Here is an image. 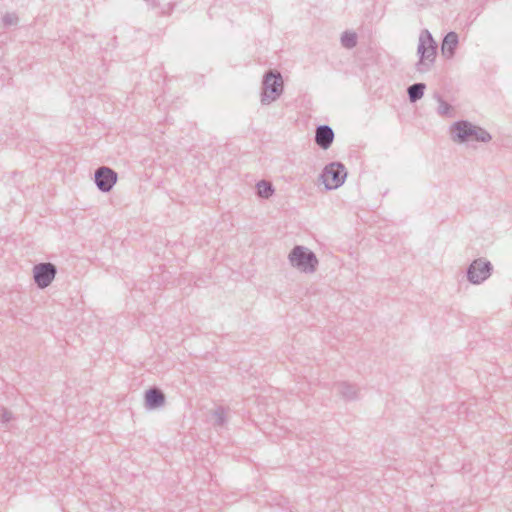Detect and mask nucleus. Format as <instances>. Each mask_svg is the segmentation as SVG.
I'll list each match as a JSON object with an SVG mask.
<instances>
[{
	"instance_id": "1",
	"label": "nucleus",
	"mask_w": 512,
	"mask_h": 512,
	"mask_svg": "<svg viewBox=\"0 0 512 512\" xmlns=\"http://www.w3.org/2000/svg\"><path fill=\"white\" fill-rule=\"evenodd\" d=\"M451 139L456 143L483 142L491 141V134L484 128L474 125L467 120L454 122L450 127Z\"/></svg>"
},
{
	"instance_id": "2",
	"label": "nucleus",
	"mask_w": 512,
	"mask_h": 512,
	"mask_svg": "<svg viewBox=\"0 0 512 512\" xmlns=\"http://www.w3.org/2000/svg\"><path fill=\"white\" fill-rule=\"evenodd\" d=\"M417 54L419 60L415 65L416 70L420 73L428 72L436 60L437 43L427 29L420 32Z\"/></svg>"
},
{
	"instance_id": "3",
	"label": "nucleus",
	"mask_w": 512,
	"mask_h": 512,
	"mask_svg": "<svg viewBox=\"0 0 512 512\" xmlns=\"http://www.w3.org/2000/svg\"><path fill=\"white\" fill-rule=\"evenodd\" d=\"M288 260L292 267L307 274L314 273L319 263L316 254L301 245L293 247L288 255Z\"/></svg>"
},
{
	"instance_id": "4",
	"label": "nucleus",
	"mask_w": 512,
	"mask_h": 512,
	"mask_svg": "<svg viewBox=\"0 0 512 512\" xmlns=\"http://www.w3.org/2000/svg\"><path fill=\"white\" fill-rule=\"evenodd\" d=\"M283 90L284 84L280 72L268 70L263 76L261 104L270 105L282 95Z\"/></svg>"
},
{
	"instance_id": "5",
	"label": "nucleus",
	"mask_w": 512,
	"mask_h": 512,
	"mask_svg": "<svg viewBox=\"0 0 512 512\" xmlns=\"http://www.w3.org/2000/svg\"><path fill=\"white\" fill-rule=\"evenodd\" d=\"M346 177L347 170L341 162L327 164L320 175L327 190L339 188L345 182Z\"/></svg>"
},
{
	"instance_id": "6",
	"label": "nucleus",
	"mask_w": 512,
	"mask_h": 512,
	"mask_svg": "<svg viewBox=\"0 0 512 512\" xmlns=\"http://www.w3.org/2000/svg\"><path fill=\"white\" fill-rule=\"evenodd\" d=\"M493 271V265L485 258H477L467 268V279L471 284L479 285L487 280Z\"/></svg>"
},
{
	"instance_id": "7",
	"label": "nucleus",
	"mask_w": 512,
	"mask_h": 512,
	"mask_svg": "<svg viewBox=\"0 0 512 512\" xmlns=\"http://www.w3.org/2000/svg\"><path fill=\"white\" fill-rule=\"evenodd\" d=\"M57 268L50 262L39 263L33 267V279L40 289L48 287L54 280Z\"/></svg>"
},
{
	"instance_id": "8",
	"label": "nucleus",
	"mask_w": 512,
	"mask_h": 512,
	"mask_svg": "<svg viewBox=\"0 0 512 512\" xmlns=\"http://www.w3.org/2000/svg\"><path fill=\"white\" fill-rule=\"evenodd\" d=\"M118 179V174L107 166H101L96 169L94 174V181L97 188L103 192L108 193L112 190Z\"/></svg>"
},
{
	"instance_id": "9",
	"label": "nucleus",
	"mask_w": 512,
	"mask_h": 512,
	"mask_svg": "<svg viewBox=\"0 0 512 512\" xmlns=\"http://www.w3.org/2000/svg\"><path fill=\"white\" fill-rule=\"evenodd\" d=\"M334 138V131L329 125L323 124L316 127L314 141L321 149H329Z\"/></svg>"
},
{
	"instance_id": "10",
	"label": "nucleus",
	"mask_w": 512,
	"mask_h": 512,
	"mask_svg": "<svg viewBox=\"0 0 512 512\" xmlns=\"http://www.w3.org/2000/svg\"><path fill=\"white\" fill-rule=\"evenodd\" d=\"M334 388L345 401H354L359 397V388L356 384L348 381L334 383Z\"/></svg>"
},
{
	"instance_id": "11",
	"label": "nucleus",
	"mask_w": 512,
	"mask_h": 512,
	"mask_svg": "<svg viewBox=\"0 0 512 512\" xmlns=\"http://www.w3.org/2000/svg\"><path fill=\"white\" fill-rule=\"evenodd\" d=\"M165 403V394L157 387H151L145 392V407L157 409Z\"/></svg>"
},
{
	"instance_id": "12",
	"label": "nucleus",
	"mask_w": 512,
	"mask_h": 512,
	"mask_svg": "<svg viewBox=\"0 0 512 512\" xmlns=\"http://www.w3.org/2000/svg\"><path fill=\"white\" fill-rule=\"evenodd\" d=\"M458 43L459 38L457 33L454 31L448 32L444 36L441 44L442 55L447 59H451L455 55V50L458 46Z\"/></svg>"
},
{
	"instance_id": "13",
	"label": "nucleus",
	"mask_w": 512,
	"mask_h": 512,
	"mask_svg": "<svg viewBox=\"0 0 512 512\" xmlns=\"http://www.w3.org/2000/svg\"><path fill=\"white\" fill-rule=\"evenodd\" d=\"M426 89V84L422 82L414 83L410 85L407 89L408 98L410 102L415 103L418 100H420L423 95L424 91Z\"/></svg>"
},
{
	"instance_id": "14",
	"label": "nucleus",
	"mask_w": 512,
	"mask_h": 512,
	"mask_svg": "<svg viewBox=\"0 0 512 512\" xmlns=\"http://www.w3.org/2000/svg\"><path fill=\"white\" fill-rule=\"evenodd\" d=\"M257 195L261 198L268 199L274 193V187L271 182L261 180L256 184Z\"/></svg>"
},
{
	"instance_id": "15",
	"label": "nucleus",
	"mask_w": 512,
	"mask_h": 512,
	"mask_svg": "<svg viewBox=\"0 0 512 512\" xmlns=\"http://www.w3.org/2000/svg\"><path fill=\"white\" fill-rule=\"evenodd\" d=\"M341 45L344 48L352 49L357 45V35L355 32L345 31L341 35Z\"/></svg>"
},
{
	"instance_id": "16",
	"label": "nucleus",
	"mask_w": 512,
	"mask_h": 512,
	"mask_svg": "<svg viewBox=\"0 0 512 512\" xmlns=\"http://www.w3.org/2000/svg\"><path fill=\"white\" fill-rule=\"evenodd\" d=\"M438 108H437V112L439 115L441 116H449L451 117L452 114V106L446 102L445 100H443L440 96H438Z\"/></svg>"
},
{
	"instance_id": "17",
	"label": "nucleus",
	"mask_w": 512,
	"mask_h": 512,
	"mask_svg": "<svg viewBox=\"0 0 512 512\" xmlns=\"http://www.w3.org/2000/svg\"><path fill=\"white\" fill-rule=\"evenodd\" d=\"M214 417H215V424L217 426H223L226 422V418H225V410L223 407H218L214 413H213Z\"/></svg>"
},
{
	"instance_id": "18",
	"label": "nucleus",
	"mask_w": 512,
	"mask_h": 512,
	"mask_svg": "<svg viewBox=\"0 0 512 512\" xmlns=\"http://www.w3.org/2000/svg\"><path fill=\"white\" fill-rule=\"evenodd\" d=\"M2 22L6 27L16 25L18 23V16L15 13H6L2 17Z\"/></svg>"
},
{
	"instance_id": "19",
	"label": "nucleus",
	"mask_w": 512,
	"mask_h": 512,
	"mask_svg": "<svg viewBox=\"0 0 512 512\" xmlns=\"http://www.w3.org/2000/svg\"><path fill=\"white\" fill-rule=\"evenodd\" d=\"M12 419V413L7 409L3 408L1 413V420L4 423L9 422Z\"/></svg>"
},
{
	"instance_id": "20",
	"label": "nucleus",
	"mask_w": 512,
	"mask_h": 512,
	"mask_svg": "<svg viewBox=\"0 0 512 512\" xmlns=\"http://www.w3.org/2000/svg\"><path fill=\"white\" fill-rule=\"evenodd\" d=\"M153 9L158 8L159 4L157 0H145Z\"/></svg>"
}]
</instances>
